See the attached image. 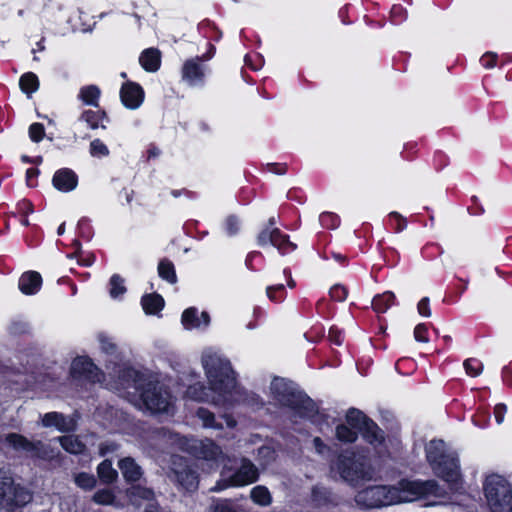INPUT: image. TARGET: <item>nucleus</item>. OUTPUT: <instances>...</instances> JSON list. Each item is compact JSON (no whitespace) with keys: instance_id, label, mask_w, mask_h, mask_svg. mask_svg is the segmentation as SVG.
Returning <instances> with one entry per match:
<instances>
[{"instance_id":"f257e3e1","label":"nucleus","mask_w":512,"mask_h":512,"mask_svg":"<svg viewBox=\"0 0 512 512\" xmlns=\"http://www.w3.org/2000/svg\"><path fill=\"white\" fill-rule=\"evenodd\" d=\"M202 364L209 380L210 389L202 385H193L187 389V396L197 401H211L215 405L231 406L237 401L236 383L230 363L217 353L206 350L202 355Z\"/></svg>"},{"instance_id":"f03ea898","label":"nucleus","mask_w":512,"mask_h":512,"mask_svg":"<svg viewBox=\"0 0 512 512\" xmlns=\"http://www.w3.org/2000/svg\"><path fill=\"white\" fill-rule=\"evenodd\" d=\"M443 496L442 490L433 480L399 481L396 485H377L367 487L357 493L355 501L364 508H380L405 502H412L422 497Z\"/></svg>"},{"instance_id":"7ed1b4c3","label":"nucleus","mask_w":512,"mask_h":512,"mask_svg":"<svg viewBox=\"0 0 512 512\" xmlns=\"http://www.w3.org/2000/svg\"><path fill=\"white\" fill-rule=\"evenodd\" d=\"M426 457L439 477L452 485L459 482L457 459L445 455V443L442 440H432L427 444Z\"/></svg>"},{"instance_id":"20e7f679","label":"nucleus","mask_w":512,"mask_h":512,"mask_svg":"<svg viewBox=\"0 0 512 512\" xmlns=\"http://www.w3.org/2000/svg\"><path fill=\"white\" fill-rule=\"evenodd\" d=\"M484 492L491 512H512V485L503 476L489 475Z\"/></svg>"},{"instance_id":"39448f33","label":"nucleus","mask_w":512,"mask_h":512,"mask_svg":"<svg viewBox=\"0 0 512 512\" xmlns=\"http://www.w3.org/2000/svg\"><path fill=\"white\" fill-rule=\"evenodd\" d=\"M337 469L342 479L351 485H358L361 481L372 478V470L363 457L341 455Z\"/></svg>"},{"instance_id":"423d86ee","label":"nucleus","mask_w":512,"mask_h":512,"mask_svg":"<svg viewBox=\"0 0 512 512\" xmlns=\"http://www.w3.org/2000/svg\"><path fill=\"white\" fill-rule=\"evenodd\" d=\"M258 469L248 459H242L241 466L233 475H227L223 470L221 479L211 489L212 491H221L228 487L245 486L251 484L258 479Z\"/></svg>"},{"instance_id":"0eeeda50","label":"nucleus","mask_w":512,"mask_h":512,"mask_svg":"<svg viewBox=\"0 0 512 512\" xmlns=\"http://www.w3.org/2000/svg\"><path fill=\"white\" fill-rule=\"evenodd\" d=\"M346 421L353 429L361 432L365 440L370 444L377 446L382 443L384 439L382 431L361 411L350 409L347 412Z\"/></svg>"},{"instance_id":"6e6552de","label":"nucleus","mask_w":512,"mask_h":512,"mask_svg":"<svg viewBox=\"0 0 512 512\" xmlns=\"http://www.w3.org/2000/svg\"><path fill=\"white\" fill-rule=\"evenodd\" d=\"M141 400L144 408L151 413L169 412L172 407L170 394L158 383H149L147 388L141 394Z\"/></svg>"},{"instance_id":"1a4fd4ad","label":"nucleus","mask_w":512,"mask_h":512,"mask_svg":"<svg viewBox=\"0 0 512 512\" xmlns=\"http://www.w3.org/2000/svg\"><path fill=\"white\" fill-rule=\"evenodd\" d=\"M5 442L15 450L28 453L31 457L48 460L52 459L54 451L41 441H30L22 435L10 433L5 437Z\"/></svg>"},{"instance_id":"9d476101","label":"nucleus","mask_w":512,"mask_h":512,"mask_svg":"<svg viewBox=\"0 0 512 512\" xmlns=\"http://www.w3.org/2000/svg\"><path fill=\"white\" fill-rule=\"evenodd\" d=\"M172 481L176 482L186 491H195L198 488V476L182 457H174L172 462Z\"/></svg>"},{"instance_id":"9b49d317","label":"nucleus","mask_w":512,"mask_h":512,"mask_svg":"<svg viewBox=\"0 0 512 512\" xmlns=\"http://www.w3.org/2000/svg\"><path fill=\"white\" fill-rule=\"evenodd\" d=\"M71 374L74 378L87 379L94 383L101 382L103 379L101 371L86 357H78L73 360Z\"/></svg>"},{"instance_id":"f8f14e48","label":"nucleus","mask_w":512,"mask_h":512,"mask_svg":"<svg viewBox=\"0 0 512 512\" xmlns=\"http://www.w3.org/2000/svg\"><path fill=\"white\" fill-rule=\"evenodd\" d=\"M6 495L5 503L2 504L1 508L7 510H13L15 507L24 506L32 500L31 493L27 489L14 484V482H12Z\"/></svg>"},{"instance_id":"ddd939ff","label":"nucleus","mask_w":512,"mask_h":512,"mask_svg":"<svg viewBox=\"0 0 512 512\" xmlns=\"http://www.w3.org/2000/svg\"><path fill=\"white\" fill-rule=\"evenodd\" d=\"M120 97L127 108L136 109L143 102L144 92L138 84L128 82L122 86Z\"/></svg>"},{"instance_id":"4468645a","label":"nucleus","mask_w":512,"mask_h":512,"mask_svg":"<svg viewBox=\"0 0 512 512\" xmlns=\"http://www.w3.org/2000/svg\"><path fill=\"white\" fill-rule=\"evenodd\" d=\"M196 457L205 460H217L223 457L221 449L211 440H196L191 446Z\"/></svg>"},{"instance_id":"2eb2a0df","label":"nucleus","mask_w":512,"mask_h":512,"mask_svg":"<svg viewBox=\"0 0 512 512\" xmlns=\"http://www.w3.org/2000/svg\"><path fill=\"white\" fill-rule=\"evenodd\" d=\"M271 392L280 404L287 406L294 404V392L285 379L275 378L271 383Z\"/></svg>"},{"instance_id":"dca6fc26","label":"nucleus","mask_w":512,"mask_h":512,"mask_svg":"<svg viewBox=\"0 0 512 512\" xmlns=\"http://www.w3.org/2000/svg\"><path fill=\"white\" fill-rule=\"evenodd\" d=\"M53 186L62 192H69L76 188L77 175L70 169H60L53 176Z\"/></svg>"},{"instance_id":"f3484780","label":"nucleus","mask_w":512,"mask_h":512,"mask_svg":"<svg viewBox=\"0 0 512 512\" xmlns=\"http://www.w3.org/2000/svg\"><path fill=\"white\" fill-rule=\"evenodd\" d=\"M44 427H55L60 432H67L75 429V422L58 412H49L42 417Z\"/></svg>"},{"instance_id":"a211bd4d","label":"nucleus","mask_w":512,"mask_h":512,"mask_svg":"<svg viewBox=\"0 0 512 512\" xmlns=\"http://www.w3.org/2000/svg\"><path fill=\"white\" fill-rule=\"evenodd\" d=\"M182 325L185 329H197L201 326L207 327L210 323V316L207 312H202L201 317H198V311L196 308L191 307L182 313L181 317Z\"/></svg>"},{"instance_id":"6ab92c4d","label":"nucleus","mask_w":512,"mask_h":512,"mask_svg":"<svg viewBox=\"0 0 512 512\" xmlns=\"http://www.w3.org/2000/svg\"><path fill=\"white\" fill-rule=\"evenodd\" d=\"M42 284V277L38 272L29 271L19 279V289L22 293L31 295L39 291Z\"/></svg>"},{"instance_id":"aec40b11","label":"nucleus","mask_w":512,"mask_h":512,"mask_svg":"<svg viewBox=\"0 0 512 512\" xmlns=\"http://www.w3.org/2000/svg\"><path fill=\"white\" fill-rule=\"evenodd\" d=\"M119 468L127 481L135 482L142 476L141 467L130 457L122 459L119 462Z\"/></svg>"},{"instance_id":"412c9836","label":"nucleus","mask_w":512,"mask_h":512,"mask_svg":"<svg viewBox=\"0 0 512 512\" xmlns=\"http://www.w3.org/2000/svg\"><path fill=\"white\" fill-rule=\"evenodd\" d=\"M139 62L142 67L149 72H155L160 66V52L150 48L142 52Z\"/></svg>"},{"instance_id":"4be33fe9","label":"nucleus","mask_w":512,"mask_h":512,"mask_svg":"<svg viewBox=\"0 0 512 512\" xmlns=\"http://www.w3.org/2000/svg\"><path fill=\"white\" fill-rule=\"evenodd\" d=\"M208 512H244V510L233 500L215 498L212 499Z\"/></svg>"},{"instance_id":"5701e85b","label":"nucleus","mask_w":512,"mask_h":512,"mask_svg":"<svg viewBox=\"0 0 512 512\" xmlns=\"http://www.w3.org/2000/svg\"><path fill=\"white\" fill-rule=\"evenodd\" d=\"M203 77V71L200 65L193 61H187L183 66V78L190 84L194 85L200 81Z\"/></svg>"},{"instance_id":"b1692460","label":"nucleus","mask_w":512,"mask_h":512,"mask_svg":"<svg viewBox=\"0 0 512 512\" xmlns=\"http://www.w3.org/2000/svg\"><path fill=\"white\" fill-rule=\"evenodd\" d=\"M64 450L71 454H80L84 451L85 445L74 435H66L57 438Z\"/></svg>"},{"instance_id":"393cba45","label":"nucleus","mask_w":512,"mask_h":512,"mask_svg":"<svg viewBox=\"0 0 512 512\" xmlns=\"http://www.w3.org/2000/svg\"><path fill=\"white\" fill-rule=\"evenodd\" d=\"M105 118L106 113L103 111L86 110L81 115V119L85 121L91 129H97L99 127L105 129L106 126L103 124Z\"/></svg>"},{"instance_id":"a878e982","label":"nucleus","mask_w":512,"mask_h":512,"mask_svg":"<svg viewBox=\"0 0 512 512\" xmlns=\"http://www.w3.org/2000/svg\"><path fill=\"white\" fill-rule=\"evenodd\" d=\"M269 241L273 246L279 250H282L283 252L295 249V245L288 240L287 236L282 235L276 228L271 229V233L269 234Z\"/></svg>"},{"instance_id":"bb28decb","label":"nucleus","mask_w":512,"mask_h":512,"mask_svg":"<svg viewBox=\"0 0 512 512\" xmlns=\"http://www.w3.org/2000/svg\"><path fill=\"white\" fill-rule=\"evenodd\" d=\"M127 496L132 504L139 505L141 499L152 500L154 498V492L151 489L141 486H132L127 491Z\"/></svg>"},{"instance_id":"cd10ccee","label":"nucleus","mask_w":512,"mask_h":512,"mask_svg":"<svg viewBox=\"0 0 512 512\" xmlns=\"http://www.w3.org/2000/svg\"><path fill=\"white\" fill-rule=\"evenodd\" d=\"M163 298L158 294H148L142 298V306L146 313L155 314L162 309Z\"/></svg>"},{"instance_id":"c85d7f7f","label":"nucleus","mask_w":512,"mask_h":512,"mask_svg":"<svg viewBox=\"0 0 512 512\" xmlns=\"http://www.w3.org/2000/svg\"><path fill=\"white\" fill-rule=\"evenodd\" d=\"M100 89L95 85L82 87L79 92V98L86 105L98 106Z\"/></svg>"},{"instance_id":"c756f323","label":"nucleus","mask_w":512,"mask_h":512,"mask_svg":"<svg viewBox=\"0 0 512 512\" xmlns=\"http://www.w3.org/2000/svg\"><path fill=\"white\" fill-rule=\"evenodd\" d=\"M19 85L21 90L30 96L32 93L38 90L39 80L34 73L28 72L21 76Z\"/></svg>"},{"instance_id":"7c9ffc66","label":"nucleus","mask_w":512,"mask_h":512,"mask_svg":"<svg viewBox=\"0 0 512 512\" xmlns=\"http://www.w3.org/2000/svg\"><path fill=\"white\" fill-rule=\"evenodd\" d=\"M98 477L104 483H112L116 480L118 473L112 467V463L109 460H104L101 462L97 468Z\"/></svg>"},{"instance_id":"2f4dec72","label":"nucleus","mask_w":512,"mask_h":512,"mask_svg":"<svg viewBox=\"0 0 512 512\" xmlns=\"http://www.w3.org/2000/svg\"><path fill=\"white\" fill-rule=\"evenodd\" d=\"M250 497L254 503L260 506H268L272 502V496L265 486H255L252 488Z\"/></svg>"},{"instance_id":"473e14b6","label":"nucleus","mask_w":512,"mask_h":512,"mask_svg":"<svg viewBox=\"0 0 512 512\" xmlns=\"http://www.w3.org/2000/svg\"><path fill=\"white\" fill-rule=\"evenodd\" d=\"M393 300L394 294L392 292H385L374 297L372 307L377 313H383L391 306Z\"/></svg>"},{"instance_id":"72a5a7b5","label":"nucleus","mask_w":512,"mask_h":512,"mask_svg":"<svg viewBox=\"0 0 512 512\" xmlns=\"http://www.w3.org/2000/svg\"><path fill=\"white\" fill-rule=\"evenodd\" d=\"M197 416L202 421L204 427L213 429L222 428V424L216 422L214 414L205 408H199L197 410Z\"/></svg>"},{"instance_id":"f704fd0d","label":"nucleus","mask_w":512,"mask_h":512,"mask_svg":"<svg viewBox=\"0 0 512 512\" xmlns=\"http://www.w3.org/2000/svg\"><path fill=\"white\" fill-rule=\"evenodd\" d=\"M336 437L340 441L351 443L357 439V432L351 426L342 424L336 427Z\"/></svg>"},{"instance_id":"c9c22d12","label":"nucleus","mask_w":512,"mask_h":512,"mask_svg":"<svg viewBox=\"0 0 512 512\" xmlns=\"http://www.w3.org/2000/svg\"><path fill=\"white\" fill-rule=\"evenodd\" d=\"M158 272L161 278L165 279L170 283L176 282V274L174 266L171 262L163 260L159 263Z\"/></svg>"},{"instance_id":"e433bc0d","label":"nucleus","mask_w":512,"mask_h":512,"mask_svg":"<svg viewBox=\"0 0 512 512\" xmlns=\"http://www.w3.org/2000/svg\"><path fill=\"white\" fill-rule=\"evenodd\" d=\"M74 481L78 487H80L84 490H91L96 485L95 477L91 474L84 473V472L75 475Z\"/></svg>"},{"instance_id":"4c0bfd02","label":"nucleus","mask_w":512,"mask_h":512,"mask_svg":"<svg viewBox=\"0 0 512 512\" xmlns=\"http://www.w3.org/2000/svg\"><path fill=\"white\" fill-rule=\"evenodd\" d=\"M92 499L96 504H99V505H112L115 500V495L109 489H101V490H98L93 495Z\"/></svg>"},{"instance_id":"58836bf2","label":"nucleus","mask_w":512,"mask_h":512,"mask_svg":"<svg viewBox=\"0 0 512 512\" xmlns=\"http://www.w3.org/2000/svg\"><path fill=\"white\" fill-rule=\"evenodd\" d=\"M110 296L117 298L126 292L124 280L119 275H113L110 279Z\"/></svg>"},{"instance_id":"ea45409f","label":"nucleus","mask_w":512,"mask_h":512,"mask_svg":"<svg viewBox=\"0 0 512 512\" xmlns=\"http://www.w3.org/2000/svg\"><path fill=\"white\" fill-rule=\"evenodd\" d=\"M463 365L466 373L472 377L479 376L483 371V363L475 358L465 360Z\"/></svg>"},{"instance_id":"a19ab883","label":"nucleus","mask_w":512,"mask_h":512,"mask_svg":"<svg viewBox=\"0 0 512 512\" xmlns=\"http://www.w3.org/2000/svg\"><path fill=\"white\" fill-rule=\"evenodd\" d=\"M329 491L321 486H315L312 490V501L316 505H323L329 501Z\"/></svg>"},{"instance_id":"79ce46f5","label":"nucleus","mask_w":512,"mask_h":512,"mask_svg":"<svg viewBox=\"0 0 512 512\" xmlns=\"http://www.w3.org/2000/svg\"><path fill=\"white\" fill-rule=\"evenodd\" d=\"M13 482V479L4 472H0V508L5 503V497L7 496L8 489Z\"/></svg>"},{"instance_id":"37998d69","label":"nucleus","mask_w":512,"mask_h":512,"mask_svg":"<svg viewBox=\"0 0 512 512\" xmlns=\"http://www.w3.org/2000/svg\"><path fill=\"white\" fill-rule=\"evenodd\" d=\"M90 153L94 157H105L109 154V149L102 141L95 139L90 143Z\"/></svg>"},{"instance_id":"c03bdc74","label":"nucleus","mask_w":512,"mask_h":512,"mask_svg":"<svg viewBox=\"0 0 512 512\" xmlns=\"http://www.w3.org/2000/svg\"><path fill=\"white\" fill-rule=\"evenodd\" d=\"M29 136L32 141L39 142L45 136V129L41 123H33L29 127Z\"/></svg>"},{"instance_id":"a18cd8bd","label":"nucleus","mask_w":512,"mask_h":512,"mask_svg":"<svg viewBox=\"0 0 512 512\" xmlns=\"http://www.w3.org/2000/svg\"><path fill=\"white\" fill-rule=\"evenodd\" d=\"M98 339L101 344V349L104 352H106L108 354H113L116 352V344L112 341V339L110 337L101 333V334H99Z\"/></svg>"},{"instance_id":"49530a36","label":"nucleus","mask_w":512,"mask_h":512,"mask_svg":"<svg viewBox=\"0 0 512 512\" xmlns=\"http://www.w3.org/2000/svg\"><path fill=\"white\" fill-rule=\"evenodd\" d=\"M330 296L333 300L336 301H343L346 299L348 291L344 286L341 285H334L330 289Z\"/></svg>"},{"instance_id":"de8ad7c7","label":"nucleus","mask_w":512,"mask_h":512,"mask_svg":"<svg viewBox=\"0 0 512 512\" xmlns=\"http://www.w3.org/2000/svg\"><path fill=\"white\" fill-rule=\"evenodd\" d=\"M428 328L425 324H418L414 329V338L418 342L428 343Z\"/></svg>"},{"instance_id":"09e8293b","label":"nucleus","mask_w":512,"mask_h":512,"mask_svg":"<svg viewBox=\"0 0 512 512\" xmlns=\"http://www.w3.org/2000/svg\"><path fill=\"white\" fill-rule=\"evenodd\" d=\"M418 313L423 317L431 316V309L429 305V298L425 297L421 299L417 305Z\"/></svg>"},{"instance_id":"8fccbe9b","label":"nucleus","mask_w":512,"mask_h":512,"mask_svg":"<svg viewBox=\"0 0 512 512\" xmlns=\"http://www.w3.org/2000/svg\"><path fill=\"white\" fill-rule=\"evenodd\" d=\"M270 233H271V229H268V228L261 231L257 238L258 244L261 246H264V245L270 243V241H269Z\"/></svg>"},{"instance_id":"3c124183","label":"nucleus","mask_w":512,"mask_h":512,"mask_svg":"<svg viewBox=\"0 0 512 512\" xmlns=\"http://www.w3.org/2000/svg\"><path fill=\"white\" fill-rule=\"evenodd\" d=\"M506 411V406L503 405V404H499L495 407V411H494V414H495V418H496V421L497 423H502L503 420H504V413Z\"/></svg>"},{"instance_id":"603ef678","label":"nucleus","mask_w":512,"mask_h":512,"mask_svg":"<svg viewBox=\"0 0 512 512\" xmlns=\"http://www.w3.org/2000/svg\"><path fill=\"white\" fill-rule=\"evenodd\" d=\"M239 221L235 217H229L227 219V228L231 234L238 230Z\"/></svg>"},{"instance_id":"864d4df0","label":"nucleus","mask_w":512,"mask_h":512,"mask_svg":"<svg viewBox=\"0 0 512 512\" xmlns=\"http://www.w3.org/2000/svg\"><path fill=\"white\" fill-rule=\"evenodd\" d=\"M495 57H496V55L493 53L484 55L481 59L483 66H485L487 68L493 67Z\"/></svg>"},{"instance_id":"5fc2aeb1","label":"nucleus","mask_w":512,"mask_h":512,"mask_svg":"<svg viewBox=\"0 0 512 512\" xmlns=\"http://www.w3.org/2000/svg\"><path fill=\"white\" fill-rule=\"evenodd\" d=\"M329 338L331 341L335 342L337 345L341 344L339 332L336 329H334V328L330 329Z\"/></svg>"},{"instance_id":"6e6d98bb","label":"nucleus","mask_w":512,"mask_h":512,"mask_svg":"<svg viewBox=\"0 0 512 512\" xmlns=\"http://www.w3.org/2000/svg\"><path fill=\"white\" fill-rule=\"evenodd\" d=\"M117 449V446L115 444H103L100 447V453L101 455H105L108 452H112Z\"/></svg>"},{"instance_id":"4d7b16f0","label":"nucleus","mask_w":512,"mask_h":512,"mask_svg":"<svg viewBox=\"0 0 512 512\" xmlns=\"http://www.w3.org/2000/svg\"><path fill=\"white\" fill-rule=\"evenodd\" d=\"M313 443H314V446L316 448V450L319 452V453H322L323 450L326 448L325 444L322 442V440L318 437L314 438L313 440Z\"/></svg>"},{"instance_id":"13d9d810","label":"nucleus","mask_w":512,"mask_h":512,"mask_svg":"<svg viewBox=\"0 0 512 512\" xmlns=\"http://www.w3.org/2000/svg\"><path fill=\"white\" fill-rule=\"evenodd\" d=\"M221 417L225 420L227 427L234 428L236 426V421L230 415L224 414Z\"/></svg>"},{"instance_id":"bf43d9fd","label":"nucleus","mask_w":512,"mask_h":512,"mask_svg":"<svg viewBox=\"0 0 512 512\" xmlns=\"http://www.w3.org/2000/svg\"><path fill=\"white\" fill-rule=\"evenodd\" d=\"M283 288H284V286H283L282 284L277 285V286H271V287H268V288H267V296H268L270 299H273L274 297H273L272 292H273V291H275V290H281V289H283Z\"/></svg>"},{"instance_id":"052dcab7","label":"nucleus","mask_w":512,"mask_h":512,"mask_svg":"<svg viewBox=\"0 0 512 512\" xmlns=\"http://www.w3.org/2000/svg\"><path fill=\"white\" fill-rule=\"evenodd\" d=\"M37 173H38V171H37V170H35V169H32V168H31V169H28V170H27V172H26V176H27V178H28V179H30V178H32V177H34V176H36V175H37Z\"/></svg>"},{"instance_id":"680f3d73","label":"nucleus","mask_w":512,"mask_h":512,"mask_svg":"<svg viewBox=\"0 0 512 512\" xmlns=\"http://www.w3.org/2000/svg\"><path fill=\"white\" fill-rule=\"evenodd\" d=\"M24 206H25L26 212H30V213L33 212V207H32V204L30 202H25Z\"/></svg>"},{"instance_id":"e2e57ef3","label":"nucleus","mask_w":512,"mask_h":512,"mask_svg":"<svg viewBox=\"0 0 512 512\" xmlns=\"http://www.w3.org/2000/svg\"><path fill=\"white\" fill-rule=\"evenodd\" d=\"M145 512H157V509L151 505L145 510Z\"/></svg>"},{"instance_id":"0e129e2a","label":"nucleus","mask_w":512,"mask_h":512,"mask_svg":"<svg viewBox=\"0 0 512 512\" xmlns=\"http://www.w3.org/2000/svg\"><path fill=\"white\" fill-rule=\"evenodd\" d=\"M259 452H260V453H267V454H268V453H270L271 451H270V449H269V448H267V447H262V448L259 450Z\"/></svg>"},{"instance_id":"69168bd1","label":"nucleus","mask_w":512,"mask_h":512,"mask_svg":"<svg viewBox=\"0 0 512 512\" xmlns=\"http://www.w3.org/2000/svg\"><path fill=\"white\" fill-rule=\"evenodd\" d=\"M64 233V224H61L60 227L58 228V234L61 235Z\"/></svg>"},{"instance_id":"338daca9","label":"nucleus","mask_w":512,"mask_h":512,"mask_svg":"<svg viewBox=\"0 0 512 512\" xmlns=\"http://www.w3.org/2000/svg\"><path fill=\"white\" fill-rule=\"evenodd\" d=\"M269 224H270L271 226L274 224V218H271V219L269 220Z\"/></svg>"},{"instance_id":"774afa93","label":"nucleus","mask_w":512,"mask_h":512,"mask_svg":"<svg viewBox=\"0 0 512 512\" xmlns=\"http://www.w3.org/2000/svg\"><path fill=\"white\" fill-rule=\"evenodd\" d=\"M150 154H151V155H153V156H155V155H157L158 153H156V151H154V150H151V151H150Z\"/></svg>"}]
</instances>
